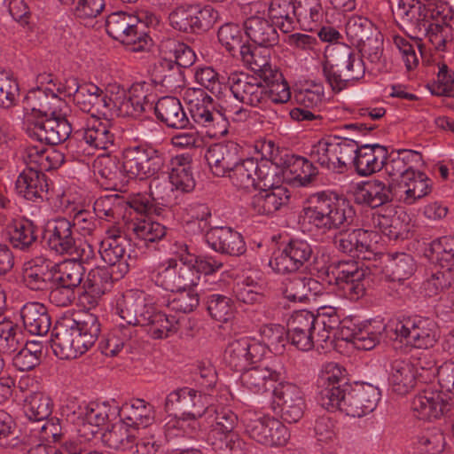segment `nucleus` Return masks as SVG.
<instances>
[{"instance_id":"1","label":"nucleus","mask_w":454,"mask_h":454,"mask_svg":"<svg viewBox=\"0 0 454 454\" xmlns=\"http://www.w3.org/2000/svg\"><path fill=\"white\" fill-rule=\"evenodd\" d=\"M303 211L308 223L321 233L344 228L355 216V210L348 200L325 192L311 196Z\"/></svg>"},{"instance_id":"2","label":"nucleus","mask_w":454,"mask_h":454,"mask_svg":"<svg viewBox=\"0 0 454 454\" xmlns=\"http://www.w3.org/2000/svg\"><path fill=\"white\" fill-rule=\"evenodd\" d=\"M332 59L322 67V73L334 92L353 86L365 74L363 58L347 45H339L333 50Z\"/></svg>"},{"instance_id":"3","label":"nucleus","mask_w":454,"mask_h":454,"mask_svg":"<svg viewBox=\"0 0 454 454\" xmlns=\"http://www.w3.org/2000/svg\"><path fill=\"white\" fill-rule=\"evenodd\" d=\"M206 418L210 426L208 442L221 454H244L246 442L234 429L238 416L229 408L213 405Z\"/></svg>"},{"instance_id":"4","label":"nucleus","mask_w":454,"mask_h":454,"mask_svg":"<svg viewBox=\"0 0 454 454\" xmlns=\"http://www.w3.org/2000/svg\"><path fill=\"white\" fill-rule=\"evenodd\" d=\"M168 157L162 150L146 145L129 146L122 152L123 171L129 178L148 179L167 167Z\"/></svg>"},{"instance_id":"5","label":"nucleus","mask_w":454,"mask_h":454,"mask_svg":"<svg viewBox=\"0 0 454 454\" xmlns=\"http://www.w3.org/2000/svg\"><path fill=\"white\" fill-rule=\"evenodd\" d=\"M106 30L109 36L126 45L134 52L144 51L151 46V38L137 16L126 12H115L106 20Z\"/></svg>"},{"instance_id":"6","label":"nucleus","mask_w":454,"mask_h":454,"mask_svg":"<svg viewBox=\"0 0 454 454\" xmlns=\"http://www.w3.org/2000/svg\"><path fill=\"white\" fill-rule=\"evenodd\" d=\"M356 150L357 143L352 139L331 137L313 145L309 157L321 167L341 173L351 164Z\"/></svg>"},{"instance_id":"7","label":"nucleus","mask_w":454,"mask_h":454,"mask_svg":"<svg viewBox=\"0 0 454 454\" xmlns=\"http://www.w3.org/2000/svg\"><path fill=\"white\" fill-rule=\"evenodd\" d=\"M396 337L417 348H432L438 340L436 323L426 317H405L395 323Z\"/></svg>"},{"instance_id":"8","label":"nucleus","mask_w":454,"mask_h":454,"mask_svg":"<svg viewBox=\"0 0 454 454\" xmlns=\"http://www.w3.org/2000/svg\"><path fill=\"white\" fill-rule=\"evenodd\" d=\"M152 281L156 286L170 292H179L197 286L200 281V275L190 265L178 263L175 259H168L150 274Z\"/></svg>"},{"instance_id":"9","label":"nucleus","mask_w":454,"mask_h":454,"mask_svg":"<svg viewBox=\"0 0 454 454\" xmlns=\"http://www.w3.org/2000/svg\"><path fill=\"white\" fill-rule=\"evenodd\" d=\"M312 246L304 239H291L274 254L270 267L278 274H292L307 268L313 257Z\"/></svg>"},{"instance_id":"10","label":"nucleus","mask_w":454,"mask_h":454,"mask_svg":"<svg viewBox=\"0 0 454 454\" xmlns=\"http://www.w3.org/2000/svg\"><path fill=\"white\" fill-rule=\"evenodd\" d=\"M244 425L247 434L265 446H283L290 436L287 427L270 416L248 413L244 419Z\"/></svg>"},{"instance_id":"11","label":"nucleus","mask_w":454,"mask_h":454,"mask_svg":"<svg viewBox=\"0 0 454 454\" xmlns=\"http://www.w3.org/2000/svg\"><path fill=\"white\" fill-rule=\"evenodd\" d=\"M26 131L31 138L56 145L69 137L72 125L67 119L66 113L60 112L59 115L55 116L28 117Z\"/></svg>"},{"instance_id":"12","label":"nucleus","mask_w":454,"mask_h":454,"mask_svg":"<svg viewBox=\"0 0 454 454\" xmlns=\"http://www.w3.org/2000/svg\"><path fill=\"white\" fill-rule=\"evenodd\" d=\"M274 172L267 160L254 158H239V162L227 175L231 184L239 190L256 188L261 183L263 186L271 185L270 176Z\"/></svg>"},{"instance_id":"13","label":"nucleus","mask_w":454,"mask_h":454,"mask_svg":"<svg viewBox=\"0 0 454 454\" xmlns=\"http://www.w3.org/2000/svg\"><path fill=\"white\" fill-rule=\"evenodd\" d=\"M116 313L128 325L144 326L156 311L153 301L143 291H129L117 300Z\"/></svg>"},{"instance_id":"14","label":"nucleus","mask_w":454,"mask_h":454,"mask_svg":"<svg viewBox=\"0 0 454 454\" xmlns=\"http://www.w3.org/2000/svg\"><path fill=\"white\" fill-rule=\"evenodd\" d=\"M73 318L65 317L58 321L53 330L51 348L54 354L60 359H74L85 354L91 347L82 345L84 338L73 327Z\"/></svg>"},{"instance_id":"15","label":"nucleus","mask_w":454,"mask_h":454,"mask_svg":"<svg viewBox=\"0 0 454 454\" xmlns=\"http://www.w3.org/2000/svg\"><path fill=\"white\" fill-rule=\"evenodd\" d=\"M333 274L335 285L347 299L357 301L364 296L367 270L360 267L357 262H339Z\"/></svg>"},{"instance_id":"16","label":"nucleus","mask_w":454,"mask_h":454,"mask_svg":"<svg viewBox=\"0 0 454 454\" xmlns=\"http://www.w3.org/2000/svg\"><path fill=\"white\" fill-rule=\"evenodd\" d=\"M266 353L264 345L247 337L231 341L224 351V361L231 370L243 372L248 365L261 362Z\"/></svg>"},{"instance_id":"17","label":"nucleus","mask_w":454,"mask_h":454,"mask_svg":"<svg viewBox=\"0 0 454 454\" xmlns=\"http://www.w3.org/2000/svg\"><path fill=\"white\" fill-rule=\"evenodd\" d=\"M28 117H48L59 115L67 108V102L48 88L37 87L30 90L23 101Z\"/></svg>"},{"instance_id":"18","label":"nucleus","mask_w":454,"mask_h":454,"mask_svg":"<svg viewBox=\"0 0 454 454\" xmlns=\"http://www.w3.org/2000/svg\"><path fill=\"white\" fill-rule=\"evenodd\" d=\"M318 327L315 315L306 309L294 311L287 321V334L292 345L302 351L311 350L317 340Z\"/></svg>"},{"instance_id":"19","label":"nucleus","mask_w":454,"mask_h":454,"mask_svg":"<svg viewBox=\"0 0 454 454\" xmlns=\"http://www.w3.org/2000/svg\"><path fill=\"white\" fill-rule=\"evenodd\" d=\"M228 80L231 92L240 103L259 106L267 100L265 86L257 77L243 72H234Z\"/></svg>"},{"instance_id":"20","label":"nucleus","mask_w":454,"mask_h":454,"mask_svg":"<svg viewBox=\"0 0 454 454\" xmlns=\"http://www.w3.org/2000/svg\"><path fill=\"white\" fill-rule=\"evenodd\" d=\"M275 176L274 171L270 176L271 185L263 186L261 183L258 186L260 191L250 200V209L258 215H272L288 203L289 191L286 186L275 185Z\"/></svg>"},{"instance_id":"21","label":"nucleus","mask_w":454,"mask_h":454,"mask_svg":"<svg viewBox=\"0 0 454 454\" xmlns=\"http://www.w3.org/2000/svg\"><path fill=\"white\" fill-rule=\"evenodd\" d=\"M451 403L438 390L427 387L419 391L411 401V410L419 419H437L451 410Z\"/></svg>"},{"instance_id":"22","label":"nucleus","mask_w":454,"mask_h":454,"mask_svg":"<svg viewBox=\"0 0 454 454\" xmlns=\"http://www.w3.org/2000/svg\"><path fill=\"white\" fill-rule=\"evenodd\" d=\"M275 402L280 407L281 418L288 423H296L303 416L305 398L301 389L290 382L280 383L273 390Z\"/></svg>"},{"instance_id":"23","label":"nucleus","mask_w":454,"mask_h":454,"mask_svg":"<svg viewBox=\"0 0 454 454\" xmlns=\"http://www.w3.org/2000/svg\"><path fill=\"white\" fill-rule=\"evenodd\" d=\"M380 396L378 387L368 383L356 384L348 389L343 412L354 418L364 417L375 410Z\"/></svg>"},{"instance_id":"24","label":"nucleus","mask_w":454,"mask_h":454,"mask_svg":"<svg viewBox=\"0 0 454 454\" xmlns=\"http://www.w3.org/2000/svg\"><path fill=\"white\" fill-rule=\"evenodd\" d=\"M120 407L114 402H92L87 404L80 413L82 415L78 431L90 439L98 432V427L116 419Z\"/></svg>"},{"instance_id":"25","label":"nucleus","mask_w":454,"mask_h":454,"mask_svg":"<svg viewBox=\"0 0 454 454\" xmlns=\"http://www.w3.org/2000/svg\"><path fill=\"white\" fill-rule=\"evenodd\" d=\"M242 157V147L233 142L210 145L205 154L207 164L215 176H225Z\"/></svg>"},{"instance_id":"26","label":"nucleus","mask_w":454,"mask_h":454,"mask_svg":"<svg viewBox=\"0 0 454 454\" xmlns=\"http://www.w3.org/2000/svg\"><path fill=\"white\" fill-rule=\"evenodd\" d=\"M377 236V231L372 230L346 229L334 235L333 244L343 254L359 256L361 254L372 252L373 239Z\"/></svg>"},{"instance_id":"27","label":"nucleus","mask_w":454,"mask_h":454,"mask_svg":"<svg viewBox=\"0 0 454 454\" xmlns=\"http://www.w3.org/2000/svg\"><path fill=\"white\" fill-rule=\"evenodd\" d=\"M76 106L90 116L106 117L113 110L114 99L98 86L91 82H84L76 96Z\"/></svg>"},{"instance_id":"28","label":"nucleus","mask_w":454,"mask_h":454,"mask_svg":"<svg viewBox=\"0 0 454 454\" xmlns=\"http://www.w3.org/2000/svg\"><path fill=\"white\" fill-rule=\"evenodd\" d=\"M208 246L215 252L239 256L247 251L243 236L231 227H214L206 233Z\"/></svg>"},{"instance_id":"29","label":"nucleus","mask_w":454,"mask_h":454,"mask_svg":"<svg viewBox=\"0 0 454 454\" xmlns=\"http://www.w3.org/2000/svg\"><path fill=\"white\" fill-rule=\"evenodd\" d=\"M103 116H90L82 129L83 140L89 150L109 151L114 146L115 135L107 120Z\"/></svg>"},{"instance_id":"30","label":"nucleus","mask_w":454,"mask_h":454,"mask_svg":"<svg viewBox=\"0 0 454 454\" xmlns=\"http://www.w3.org/2000/svg\"><path fill=\"white\" fill-rule=\"evenodd\" d=\"M279 380L280 372L267 364L247 368L240 375L241 386L255 395L268 392Z\"/></svg>"},{"instance_id":"31","label":"nucleus","mask_w":454,"mask_h":454,"mask_svg":"<svg viewBox=\"0 0 454 454\" xmlns=\"http://www.w3.org/2000/svg\"><path fill=\"white\" fill-rule=\"evenodd\" d=\"M52 262L44 257H35L24 264L22 278L25 286L33 291L51 288L55 273Z\"/></svg>"},{"instance_id":"32","label":"nucleus","mask_w":454,"mask_h":454,"mask_svg":"<svg viewBox=\"0 0 454 454\" xmlns=\"http://www.w3.org/2000/svg\"><path fill=\"white\" fill-rule=\"evenodd\" d=\"M401 26L416 37L419 32L425 31V22H428L427 5L419 0H399L393 11Z\"/></svg>"},{"instance_id":"33","label":"nucleus","mask_w":454,"mask_h":454,"mask_svg":"<svg viewBox=\"0 0 454 454\" xmlns=\"http://www.w3.org/2000/svg\"><path fill=\"white\" fill-rule=\"evenodd\" d=\"M15 190L27 200L42 201L48 192L46 176L34 167H27L18 176Z\"/></svg>"},{"instance_id":"34","label":"nucleus","mask_w":454,"mask_h":454,"mask_svg":"<svg viewBox=\"0 0 454 454\" xmlns=\"http://www.w3.org/2000/svg\"><path fill=\"white\" fill-rule=\"evenodd\" d=\"M172 191L173 187L169 188L166 182L154 179L150 184V193L133 195L129 200V207L140 214H159L154 202L160 201V204L168 206Z\"/></svg>"},{"instance_id":"35","label":"nucleus","mask_w":454,"mask_h":454,"mask_svg":"<svg viewBox=\"0 0 454 454\" xmlns=\"http://www.w3.org/2000/svg\"><path fill=\"white\" fill-rule=\"evenodd\" d=\"M387 155L385 146L375 145H364L359 146L352 157L351 164L361 176H367L383 168Z\"/></svg>"},{"instance_id":"36","label":"nucleus","mask_w":454,"mask_h":454,"mask_svg":"<svg viewBox=\"0 0 454 454\" xmlns=\"http://www.w3.org/2000/svg\"><path fill=\"white\" fill-rule=\"evenodd\" d=\"M354 197L356 203L376 208L393 200L392 184L374 178L359 185Z\"/></svg>"},{"instance_id":"37","label":"nucleus","mask_w":454,"mask_h":454,"mask_svg":"<svg viewBox=\"0 0 454 454\" xmlns=\"http://www.w3.org/2000/svg\"><path fill=\"white\" fill-rule=\"evenodd\" d=\"M247 37L261 48H271L278 43L279 35L275 25L267 18L251 16L244 22Z\"/></svg>"},{"instance_id":"38","label":"nucleus","mask_w":454,"mask_h":454,"mask_svg":"<svg viewBox=\"0 0 454 454\" xmlns=\"http://www.w3.org/2000/svg\"><path fill=\"white\" fill-rule=\"evenodd\" d=\"M422 162V154L414 150L400 149L387 153L384 169L393 179L401 178L412 172Z\"/></svg>"},{"instance_id":"39","label":"nucleus","mask_w":454,"mask_h":454,"mask_svg":"<svg viewBox=\"0 0 454 454\" xmlns=\"http://www.w3.org/2000/svg\"><path fill=\"white\" fill-rule=\"evenodd\" d=\"M213 405L212 397L209 395L192 388V393H189L184 406L183 418L170 419L165 426L167 434H170L172 428L182 427L187 419L196 420L202 416H207L209 412L208 410H211Z\"/></svg>"},{"instance_id":"40","label":"nucleus","mask_w":454,"mask_h":454,"mask_svg":"<svg viewBox=\"0 0 454 454\" xmlns=\"http://www.w3.org/2000/svg\"><path fill=\"white\" fill-rule=\"evenodd\" d=\"M102 260L112 270H115V279L123 278L129 270L125 239H103L98 250Z\"/></svg>"},{"instance_id":"41","label":"nucleus","mask_w":454,"mask_h":454,"mask_svg":"<svg viewBox=\"0 0 454 454\" xmlns=\"http://www.w3.org/2000/svg\"><path fill=\"white\" fill-rule=\"evenodd\" d=\"M154 113L159 121L168 128L183 129L190 124L179 99L175 97H162L157 100Z\"/></svg>"},{"instance_id":"42","label":"nucleus","mask_w":454,"mask_h":454,"mask_svg":"<svg viewBox=\"0 0 454 454\" xmlns=\"http://www.w3.org/2000/svg\"><path fill=\"white\" fill-rule=\"evenodd\" d=\"M48 245L59 254H66L73 247L75 241L71 220L66 217H56L47 225Z\"/></svg>"},{"instance_id":"43","label":"nucleus","mask_w":454,"mask_h":454,"mask_svg":"<svg viewBox=\"0 0 454 454\" xmlns=\"http://www.w3.org/2000/svg\"><path fill=\"white\" fill-rule=\"evenodd\" d=\"M24 329L32 335H45L51 325L47 308L40 302H27L20 311Z\"/></svg>"},{"instance_id":"44","label":"nucleus","mask_w":454,"mask_h":454,"mask_svg":"<svg viewBox=\"0 0 454 454\" xmlns=\"http://www.w3.org/2000/svg\"><path fill=\"white\" fill-rule=\"evenodd\" d=\"M119 416L132 427H147L154 422L155 410L153 404L144 399H132L122 404Z\"/></svg>"},{"instance_id":"45","label":"nucleus","mask_w":454,"mask_h":454,"mask_svg":"<svg viewBox=\"0 0 454 454\" xmlns=\"http://www.w3.org/2000/svg\"><path fill=\"white\" fill-rule=\"evenodd\" d=\"M416 368L408 360L397 359L391 364L388 382L393 392L404 395L416 386Z\"/></svg>"},{"instance_id":"46","label":"nucleus","mask_w":454,"mask_h":454,"mask_svg":"<svg viewBox=\"0 0 454 454\" xmlns=\"http://www.w3.org/2000/svg\"><path fill=\"white\" fill-rule=\"evenodd\" d=\"M320 292V283L308 277H294L283 282L282 294L290 301H302Z\"/></svg>"},{"instance_id":"47","label":"nucleus","mask_w":454,"mask_h":454,"mask_svg":"<svg viewBox=\"0 0 454 454\" xmlns=\"http://www.w3.org/2000/svg\"><path fill=\"white\" fill-rule=\"evenodd\" d=\"M137 331L123 321L113 328L106 339L100 342L99 347L103 354L107 356H117L123 348L129 347Z\"/></svg>"},{"instance_id":"48","label":"nucleus","mask_w":454,"mask_h":454,"mask_svg":"<svg viewBox=\"0 0 454 454\" xmlns=\"http://www.w3.org/2000/svg\"><path fill=\"white\" fill-rule=\"evenodd\" d=\"M401 186L404 188L403 202L407 205L415 203L432 192V184L427 175L421 171L408 172L401 180Z\"/></svg>"},{"instance_id":"49","label":"nucleus","mask_w":454,"mask_h":454,"mask_svg":"<svg viewBox=\"0 0 454 454\" xmlns=\"http://www.w3.org/2000/svg\"><path fill=\"white\" fill-rule=\"evenodd\" d=\"M137 428L128 425L121 418L118 423L103 434V441L114 450H126L133 447L137 436Z\"/></svg>"},{"instance_id":"50","label":"nucleus","mask_w":454,"mask_h":454,"mask_svg":"<svg viewBox=\"0 0 454 454\" xmlns=\"http://www.w3.org/2000/svg\"><path fill=\"white\" fill-rule=\"evenodd\" d=\"M324 14L321 0H296V20L301 29H317L323 21Z\"/></svg>"},{"instance_id":"51","label":"nucleus","mask_w":454,"mask_h":454,"mask_svg":"<svg viewBox=\"0 0 454 454\" xmlns=\"http://www.w3.org/2000/svg\"><path fill=\"white\" fill-rule=\"evenodd\" d=\"M193 121L206 128L207 135L211 138H219L228 133L229 121L220 112L206 109H195L192 111Z\"/></svg>"},{"instance_id":"52","label":"nucleus","mask_w":454,"mask_h":454,"mask_svg":"<svg viewBox=\"0 0 454 454\" xmlns=\"http://www.w3.org/2000/svg\"><path fill=\"white\" fill-rule=\"evenodd\" d=\"M135 237L145 245L161 240L166 235V227L150 216H141L132 220L129 226Z\"/></svg>"},{"instance_id":"53","label":"nucleus","mask_w":454,"mask_h":454,"mask_svg":"<svg viewBox=\"0 0 454 454\" xmlns=\"http://www.w3.org/2000/svg\"><path fill=\"white\" fill-rule=\"evenodd\" d=\"M155 80L167 90L173 91L184 85V76L178 65L171 59L162 58L154 68Z\"/></svg>"},{"instance_id":"54","label":"nucleus","mask_w":454,"mask_h":454,"mask_svg":"<svg viewBox=\"0 0 454 454\" xmlns=\"http://www.w3.org/2000/svg\"><path fill=\"white\" fill-rule=\"evenodd\" d=\"M169 182L173 188L183 192H189L195 187L191 166L184 156H176L171 160Z\"/></svg>"},{"instance_id":"55","label":"nucleus","mask_w":454,"mask_h":454,"mask_svg":"<svg viewBox=\"0 0 454 454\" xmlns=\"http://www.w3.org/2000/svg\"><path fill=\"white\" fill-rule=\"evenodd\" d=\"M416 270L413 257L406 253L390 254L385 266L386 275L392 281H404L410 278Z\"/></svg>"},{"instance_id":"56","label":"nucleus","mask_w":454,"mask_h":454,"mask_svg":"<svg viewBox=\"0 0 454 454\" xmlns=\"http://www.w3.org/2000/svg\"><path fill=\"white\" fill-rule=\"evenodd\" d=\"M43 345L41 341H27L13 356L12 364L20 372H28L41 363Z\"/></svg>"},{"instance_id":"57","label":"nucleus","mask_w":454,"mask_h":454,"mask_svg":"<svg viewBox=\"0 0 454 454\" xmlns=\"http://www.w3.org/2000/svg\"><path fill=\"white\" fill-rule=\"evenodd\" d=\"M35 225L29 220L13 221L8 226L9 240L14 247L26 249L35 242Z\"/></svg>"},{"instance_id":"58","label":"nucleus","mask_w":454,"mask_h":454,"mask_svg":"<svg viewBox=\"0 0 454 454\" xmlns=\"http://www.w3.org/2000/svg\"><path fill=\"white\" fill-rule=\"evenodd\" d=\"M315 322L318 327L317 340L321 347L330 339L331 333L342 325L337 309L331 306L319 308L315 315Z\"/></svg>"},{"instance_id":"59","label":"nucleus","mask_w":454,"mask_h":454,"mask_svg":"<svg viewBox=\"0 0 454 454\" xmlns=\"http://www.w3.org/2000/svg\"><path fill=\"white\" fill-rule=\"evenodd\" d=\"M52 400L42 392H33L26 397L24 411L31 421L47 419L52 412Z\"/></svg>"},{"instance_id":"60","label":"nucleus","mask_w":454,"mask_h":454,"mask_svg":"<svg viewBox=\"0 0 454 454\" xmlns=\"http://www.w3.org/2000/svg\"><path fill=\"white\" fill-rule=\"evenodd\" d=\"M114 278H115V270L97 267L89 271L82 287L93 293L96 297H102L112 288Z\"/></svg>"},{"instance_id":"61","label":"nucleus","mask_w":454,"mask_h":454,"mask_svg":"<svg viewBox=\"0 0 454 454\" xmlns=\"http://www.w3.org/2000/svg\"><path fill=\"white\" fill-rule=\"evenodd\" d=\"M207 309L210 317L220 323L231 322L235 317V305L231 298L212 294L207 297Z\"/></svg>"},{"instance_id":"62","label":"nucleus","mask_w":454,"mask_h":454,"mask_svg":"<svg viewBox=\"0 0 454 454\" xmlns=\"http://www.w3.org/2000/svg\"><path fill=\"white\" fill-rule=\"evenodd\" d=\"M283 169L294 175V178L299 179L303 185L309 184L317 174V168L310 160L288 153L285 154Z\"/></svg>"},{"instance_id":"63","label":"nucleus","mask_w":454,"mask_h":454,"mask_svg":"<svg viewBox=\"0 0 454 454\" xmlns=\"http://www.w3.org/2000/svg\"><path fill=\"white\" fill-rule=\"evenodd\" d=\"M95 171L102 178L107 181L108 188L118 190V185L122 182L123 169L120 168L119 160L116 157L102 155L94 163Z\"/></svg>"},{"instance_id":"64","label":"nucleus","mask_w":454,"mask_h":454,"mask_svg":"<svg viewBox=\"0 0 454 454\" xmlns=\"http://www.w3.org/2000/svg\"><path fill=\"white\" fill-rule=\"evenodd\" d=\"M345 30L348 41L356 47L372 35H378L379 31L371 20L362 16L350 17Z\"/></svg>"}]
</instances>
